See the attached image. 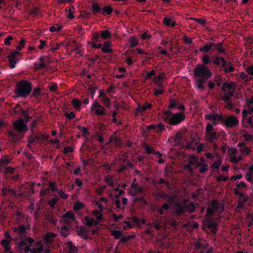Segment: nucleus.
Instances as JSON below:
<instances>
[{"label": "nucleus", "mask_w": 253, "mask_h": 253, "mask_svg": "<svg viewBox=\"0 0 253 253\" xmlns=\"http://www.w3.org/2000/svg\"><path fill=\"white\" fill-rule=\"evenodd\" d=\"M9 162V159L7 156H4L0 160V166H4Z\"/></svg>", "instance_id": "44"}, {"label": "nucleus", "mask_w": 253, "mask_h": 253, "mask_svg": "<svg viewBox=\"0 0 253 253\" xmlns=\"http://www.w3.org/2000/svg\"><path fill=\"white\" fill-rule=\"evenodd\" d=\"M195 84L196 87L204 90L207 80L211 77L212 72L208 67L202 64L197 65L193 70Z\"/></svg>", "instance_id": "1"}, {"label": "nucleus", "mask_w": 253, "mask_h": 253, "mask_svg": "<svg viewBox=\"0 0 253 253\" xmlns=\"http://www.w3.org/2000/svg\"><path fill=\"white\" fill-rule=\"evenodd\" d=\"M165 129L164 125L162 124H159L156 125L155 131L157 132L162 131Z\"/></svg>", "instance_id": "57"}, {"label": "nucleus", "mask_w": 253, "mask_h": 253, "mask_svg": "<svg viewBox=\"0 0 253 253\" xmlns=\"http://www.w3.org/2000/svg\"><path fill=\"white\" fill-rule=\"evenodd\" d=\"M221 62L222 63V66H224L226 64V61L222 57H216L214 62V64L219 65Z\"/></svg>", "instance_id": "42"}, {"label": "nucleus", "mask_w": 253, "mask_h": 253, "mask_svg": "<svg viewBox=\"0 0 253 253\" xmlns=\"http://www.w3.org/2000/svg\"><path fill=\"white\" fill-rule=\"evenodd\" d=\"M45 218L50 223L54 225H55L57 221V219L54 218L53 214L50 213H48L45 215Z\"/></svg>", "instance_id": "27"}, {"label": "nucleus", "mask_w": 253, "mask_h": 253, "mask_svg": "<svg viewBox=\"0 0 253 253\" xmlns=\"http://www.w3.org/2000/svg\"><path fill=\"white\" fill-rule=\"evenodd\" d=\"M213 47H214V49L212 50V51H213L215 49L217 50L218 53H223L224 52V50L222 47V42H219L217 43H214V45Z\"/></svg>", "instance_id": "31"}, {"label": "nucleus", "mask_w": 253, "mask_h": 253, "mask_svg": "<svg viewBox=\"0 0 253 253\" xmlns=\"http://www.w3.org/2000/svg\"><path fill=\"white\" fill-rule=\"evenodd\" d=\"M110 142L114 143L115 145L118 146L121 145L120 139L117 137H112L110 138Z\"/></svg>", "instance_id": "53"}, {"label": "nucleus", "mask_w": 253, "mask_h": 253, "mask_svg": "<svg viewBox=\"0 0 253 253\" xmlns=\"http://www.w3.org/2000/svg\"><path fill=\"white\" fill-rule=\"evenodd\" d=\"M238 150L235 148H230L228 149L227 153L229 156L230 161L233 163H237L242 160L241 156H237Z\"/></svg>", "instance_id": "6"}, {"label": "nucleus", "mask_w": 253, "mask_h": 253, "mask_svg": "<svg viewBox=\"0 0 253 253\" xmlns=\"http://www.w3.org/2000/svg\"><path fill=\"white\" fill-rule=\"evenodd\" d=\"M75 220L74 214L72 211H68L61 218L60 222L70 225Z\"/></svg>", "instance_id": "7"}, {"label": "nucleus", "mask_w": 253, "mask_h": 253, "mask_svg": "<svg viewBox=\"0 0 253 253\" xmlns=\"http://www.w3.org/2000/svg\"><path fill=\"white\" fill-rule=\"evenodd\" d=\"M221 163H222V161L220 159H219L218 161L215 162L212 164V167L214 169H218L219 168Z\"/></svg>", "instance_id": "60"}, {"label": "nucleus", "mask_w": 253, "mask_h": 253, "mask_svg": "<svg viewBox=\"0 0 253 253\" xmlns=\"http://www.w3.org/2000/svg\"><path fill=\"white\" fill-rule=\"evenodd\" d=\"M2 192L4 195L14 194L15 193V191L14 190L7 188H3Z\"/></svg>", "instance_id": "39"}, {"label": "nucleus", "mask_w": 253, "mask_h": 253, "mask_svg": "<svg viewBox=\"0 0 253 253\" xmlns=\"http://www.w3.org/2000/svg\"><path fill=\"white\" fill-rule=\"evenodd\" d=\"M248 198L247 197H245L241 195L238 202V206L236 208V210L239 208H243L244 206V204L248 200Z\"/></svg>", "instance_id": "26"}, {"label": "nucleus", "mask_w": 253, "mask_h": 253, "mask_svg": "<svg viewBox=\"0 0 253 253\" xmlns=\"http://www.w3.org/2000/svg\"><path fill=\"white\" fill-rule=\"evenodd\" d=\"M49 252V250L47 249H43V246L40 243L37 244V247L32 249L30 250V252L32 253H47Z\"/></svg>", "instance_id": "14"}, {"label": "nucleus", "mask_w": 253, "mask_h": 253, "mask_svg": "<svg viewBox=\"0 0 253 253\" xmlns=\"http://www.w3.org/2000/svg\"><path fill=\"white\" fill-rule=\"evenodd\" d=\"M58 195L62 199H65L68 197V195L65 194L62 190H59L58 191Z\"/></svg>", "instance_id": "62"}, {"label": "nucleus", "mask_w": 253, "mask_h": 253, "mask_svg": "<svg viewBox=\"0 0 253 253\" xmlns=\"http://www.w3.org/2000/svg\"><path fill=\"white\" fill-rule=\"evenodd\" d=\"M245 178L248 181L253 183V166L249 167V170L245 175Z\"/></svg>", "instance_id": "19"}, {"label": "nucleus", "mask_w": 253, "mask_h": 253, "mask_svg": "<svg viewBox=\"0 0 253 253\" xmlns=\"http://www.w3.org/2000/svg\"><path fill=\"white\" fill-rule=\"evenodd\" d=\"M239 151L242 154L245 156L249 155L251 152V149L246 146L245 147L240 148Z\"/></svg>", "instance_id": "41"}, {"label": "nucleus", "mask_w": 253, "mask_h": 253, "mask_svg": "<svg viewBox=\"0 0 253 253\" xmlns=\"http://www.w3.org/2000/svg\"><path fill=\"white\" fill-rule=\"evenodd\" d=\"M151 106V104H145L142 106L139 105L136 109V114L141 113L146 111L147 109L150 108Z\"/></svg>", "instance_id": "22"}, {"label": "nucleus", "mask_w": 253, "mask_h": 253, "mask_svg": "<svg viewBox=\"0 0 253 253\" xmlns=\"http://www.w3.org/2000/svg\"><path fill=\"white\" fill-rule=\"evenodd\" d=\"M26 124L22 119H19L14 122V127L16 130L24 132L28 130Z\"/></svg>", "instance_id": "9"}, {"label": "nucleus", "mask_w": 253, "mask_h": 253, "mask_svg": "<svg viewBox=\"0 0 253 253\" xmlns=\"http://www.w3.org/2000/svg\"><path fill=\"white\" fill-rule=\"evenodd\" d=\"M190 19L192 20H194L199 23V24L202 25H205L206 24V20L203 19H197L195 18H191Z\"/></svg>", "instance_id": "56"}, {"label": "nucleus", "mask_w": 253, "mask_h": 253, "mask_svg": "<svg viewBox=\"0 0 253 253\" xmlns=\"http://www.w3.org/2000/svg\"><path fill=\"white\" fill-rule=\"evenodd\" d=\"M84 220L86 221V225L89 226L96 225L98 223V221H95L94 219L90 218L88 216L85 217Z\"/></svg>", "instance_id": "28"}, {"label": "nucleus", "mask_w": 253, "mask_h": 253, "mask_svg": "<svg viewBox=\"0 0 253 253\" xmlns=\"http://www.w3.org/2000/svg\"><path fill=\"white\" fill-rule=\"evenodd\" d=\"M14 231L20 234H23L25 231V228L24 225H20L18 227H15L13 229Z\"/></svg>", "instance_id": "43"}, {"label": "nucleus", "mask_w": 253, "mask_h": 253, "mask_svg": "<svg viewBox=\"0 0 253 253\" xmlns=\"http://www.w3.org/2000/svg\"><path fill=\"white\" fill-rule=\"evenodd\" d=\"M61 234L64 237H67L69 234V228L66 225L61 226Z\"/></svg>", "instance_id": "32"}, {"label": "nucleus", "mask_w": 253, "mask_h": 253, "mask_svg": "<svg viewBox=\"0 0 253 253\" xmlns=\"http://www.w3.org/2000/svg\"><path fill=\"white\" fill-rule=\"evenodd\" d=\"M116 179L111 175H107L105 177V181L110 186H113L114 185V181Z\"/></svg>", "instance_id": "29"}, {"label": "nucleus", "mask_w": 253, "mask_h": 253, "mask_svg": "<svg viewBox=\"0 0 253 253\" xmlns=\"http://www.w3.org/2000/svg\"><path fill=\"white\" fill-rule=\"evenodd\" d=\"M103 10L104 14L106 13L107 14H110L112 12V9L109 6H105L103 8Z\"/></svg>", "instance_id": "59"}, {"label": "nucleus", "mask_w": 253, "mask_h": 253, "mask_svg": "<svg viewBox=\"0 0 253 253\" xmlns=\"http://www.w3.org/2000/svg\"><path fill=\"white\" fill-rule=\"evenodd\" d=\"M40 63H35V67L37 70H41L47 67L46 63L49 64L50 62L47 60V57H42L39 59Z\"/></svg>", "instance_id": "12"}, {"label": "nucleus", "mask_w": 253, "mask_h": 253, "mask_svg": "<svg viewBox=\"0 0 253 253\" xmlns=\"http://www.w3.org/2000/svg\"><path fill=\"white\" fill-rule=\"evenodd\" d=\"M243 138L246 141H253V135L246 132L244 133Z\"/></svg>", "instance_id": "45"}, {"label": "nucleus", "mask_w": 253, "mask_h": 253, "mask_svg": "<svg viewBox=\"0 0 253 253\" xmlns=\"http://www.w3.org/2000/svg\"><path fill=\"white\" fill-rule=\"evenodd\" d=\"M104 103V105L107 108H110L111 106L110 100L107 97L104 96L101 99Z\"/></svg>", "instance_id": "46"}, {"label": "nucleus", "mask_w": 253, "mask_h": 253, "mask_svg": "<svg viewBox=\"0 0 253 253\" xmlns=\"http://www.w3.org/2000/svg\"><path fill=\"white\" fill-rule=\"evenodd\" d=\"M91 9L92 12L96 14L100 11L101 8L98 4L94 3L92 5Z\"/></svg>", "instance_id": "47"}, {"label": "nucleus", "mask_w": 253, "mask_h": 253, "mask_svg": "<svg viewBox=\"0 0 253 253\" xmlns=\"http://www.w3.org/2000/svg\"><path fill=\"white\" fill-rule=\"evenodd\" d=\"M205 133L207 139L211 142H212L214 140L217 139L218 137V135L216 132L213 131V128L210 124H208L207 125Z\"/></svg>", "instance_id": "5"}, {"label": "nucleus", "mask_w": 253, "mask_h": 253, "mask_svg": "<svg viewBox=\"0 0 253 253\" xmlns=\"http://www.w3.org/2000/svg\"><path fill=\"white\" fill-rule=\"evenodd\" d=\"M247 107L249 109V114H251L252 113H253V102L252 101H250L248 103Z\"/></svg>", "instance_id": "61"}, {"label": "nucleus", "mask_w": 253, "mask_h": 253, "mask_svg": "<svg viewBox=\"0 0 253 253\" xmlns=\"http://www.w3.org/2000/svg\"><path fill=\"white\" fill-rule=\"evenodd\" d=\"M185 116L183 113H171L169 111L164 113L162 119L165 122L171 125H176L184 120Z\"/></svg>", "instance_id": "2"}, {"label": "nucleus", "mask_w": 253, "mask_h": 253, "mask_svg": "<svg viewBox=\"0 0 253 253\" xmlns=\"http://www.w3.org/2000/svg\"><path fill=\"white\" fill-rule=\"evenodd\" d=\"M223 211V206L222 203L214 200L211 202V207L207 209V214L211 215L214 212L221 213Z\"/></svg>", "instance_id": "4"}, {"label": "nucleus", "mask_w": 253, "mask_h": 253, "mask_svg": "<svg viewBox=\"0 0 253 253\" xmlns=\"http://www.w3.org/2000/svg\"><path fill=\"white\" fill-rule=\"evenodd\" d=\"M84 205L80 202H77L74 206V209L75 210H80L84 208Z\"/></svg>", "instance_id": "55"}, {"label": "nucleus", "mask_w": 253, "mask_h": 253, "mask_svg": "<svg viewBox=\"0 0 253 253\" xmlns=\"http://www.w3.org/2000/svg\"><path fill=\"white\" fill-rule=\"evenodd\" d=\"M239 124L238 119L234 116H229L224 121V124L227 127H233Z\"/></svg>", "instance_id": "11"}, {"label": "nucleus", "mask_w": 253, "mask_h": 253, "mask_svg": "<svg viewBox=\"0 0 253 253\" xmlns=\"http://www.w3.org/2000/svg\"><path fill=\"white\" fill-rule=\"evenodd\" d=\"M233 91L230 90L228 92H225L222 95V99L225 102H229L231 98L233 96Z\"/></svg>", "instance_id": "24"}, {"label": "nucleus", "mask_w": 253, "mask_h": 253, "mask_svg": "<svg viewBox=\"0 0 253 253\" xmlns=\"http://www.w3.org/2000/svg\"><path fill=\"white\" fill-rule=\"evenodd\" d=\"M77 234L83 238L87 240L88 238V236L87 233V231L85 229L84 227H80L77 231Z\"/></svg>", "instance_id": "17"}, {"label": "nucleus", "mask_w": 253, "mask_h": 253, "mask_svg": "<svg viewBox=\"0 0 253 253\" xmlns=\"http://www.w3.org/2000/svg\"><path fill=\"white\" fill-rule=\"evenodd\" d=\"M47 138V136L42 134H39L37 135H31L29 138V144L28 145L29 146L31 144L34 143L37 140H44Z\"/></svg>", "instance_id": "13"}, {"label": "nucleus", "mask_w": 253, "mask_h": 253, "mask_svg": "<svg viewBox=\"0 0 253 253\" xmlns=\"http://www.w3.org/2000/svg\"><path fill=\"white\" fill-rule=\"evenodd\" d=\"M91 108L94 110L95 114L97 115H103L106 113L105 109L97 101H94L93 102Z\"/></svg>", "instance_id": "8"}, {"label": "nucleus", "mask_w": 253, "mask_h": 253, "mask_svg": "<svg viewBox=\"0 0 253 253\" xmlns=\"http://www.w3.org/2000/svg\"><path fill=\"white\" fill-rule=\"evenodd\" d=\"M27 112V111H25L20 108V105L17 104L14 109V113L15 114H18V115H21L22 114H24Z\"/></svg>", "instance_id": "36"}, {"label": "nucleus", "mask_w": 253, "mask_h": 253, "mask_svg": "<svg viewBox=\"0 0 253 253\" xmlns=\"http://www.w3.org/2000/svg\"><path fill=\"white\" fill-rule=\"evenodd\" d=\"M92 214L94 216H96V219L99 221L102 218V215L98 210L93 211Z\"/></svg>", "instance_id": "51"}, {"label": "nucleus", "mask_w": 253, "mask_h": 253, "mask_svg": "<svg viewBox=\"0 0 253 253\" xmlns=\"http://www.w3.org/2000/svg\"><path fill=\"white\" fill-rule=\"evenodd\" d=\"M223 67L224 68V71L226 73L232 72L234 70V67L231 65L230 63H226V65L223 66Z\"/></svg>", "instance_id": "35"}, {"label": "nucleus", "mask_w": 253, "mask_h": 253, "mask_svg": "<svg viewBox=\"0 0 253 253\" xmlns=\"http://www.w3.org/2000/svg\"><path fill=\"white\" fill-rule=\"evenodd\" d=\"M154 95L156 96H158L160 94L163 93L164 90L163 88V87H160L158 88H154Z\"/></svg>", "instance_id": "54"}, {"label": "nucleus", "mask_w": 253, "mask_h": 253, "mask_svg": "<svg viewBox=\"0 0 253 253\" xmlns=\"http://www.w3.org/2000/svg\"><path fill=\"white\" fill-rule=\"evenodd\" d=\"M32 90V84L26 82L21 81L15 86V93L20 97H25L29 94Z\"/></svg>", "instance_id": "3"}, {"label": "nucleus", "mask_w": 253, "mask_h": 253, "mask_svg": "<svg viewBox=\"0 0 253 253\" xmlns=\"http://www.w3.org/2000/svg\"><path fill=\"white\" fill-rule=\"evenodd\" d=\"M130 187L136 192H141L142 191V188L137 184L132 183L131 184Z\"/></svg>", "instance_id": "49"}, {"label": "nucleus", "mask_w": 253, "mask_h": 253, "mask_svg": "<svg viewBox=\"0 0 253 253\" xmlns=\"http://www.w3.org/2000/svg\"><path fill=\"white\" fill-rule=\"evenodd\" d=\"M185 212H192L195 210V205L193 202L184 206Z\"/></svg>", "instance_id": "37"}, {"label": "nucleus", "mask_w": 253, "mask_h": 253, "mask_svg": "<svg viewBox=\"0 0 253 253\" xmlns=\"http://www.w3.org/2000/svg\"><path fill=\"white\" fill-rule=\"evenodd\" d=\"M67 246L69 249V251L70 253H77V248L73 244L72 242L69 241L67 243Z\"/></svg>", "instance_id": "30"}, {"label": "nucleus", "mask_w": 253, "mask_h": 253, "mask_svg": "<svg viewBox=\"0 0 253 253\" xmlns=\"http://www.w3.org/2000/svg\"><path fill=\"white\" fill-rule=\"evenodd\" d=\"M56 234L49 232L47 233L44 236V241L46 244L50 243H51L53 239L56 237Z\"/></svg>", "instance_id": "21"}, {"label": "nucleus", "mask_w": 253, "mask_h": 253, "mask_svg": "<svg viewBox=\"0 0 253 253\" xmlns=\"http://www.w3.org/2000/svg\"><path fill=\"white\" fill-rule=\"evenodd\" d=\"M73 105L76 109H79L81 107V102L77 99H74L73 101Z\"/></svg>", "instance_id": "48"}, {"label": "nucleus", "mask_w": 253, "mask_h": 253, "mask_svg": "<svg viewBox=\"0 0 253 253\" xmlns=\"http://www.w3.org/2000/svg\"><path fill=\"white\" fill-rule=\"evenodd\" d=\"M111 234L113 236H114V237L115 238H119V237H120L122 236V233L121 231H119V230H112Z\"/></svg>", "instance_id": "52"}, {"label": "nucleus", "mask_w": 253, "mask_h": 253, "mask_svg": "<svg viewBox=\"0 0 253 253\" xmlns=\"http://www.w3.org/2000/svg\"><path fill=\"white\" fill-rule=\"evenodd\" d=\"M11 241V239H3L1 244L4 248V250L5 252H8L10 251V248L9 247V244Z\"/></svg>", "instance_id": "25"}, {"label": "nucleus", "mask_w": 253, "mask_h": 253, "mask_svg": "<svg viewBox=\"0 0 253 253\" xmlns=\"http://www.w3.org/2000/svg\"><path fill=\"white\" fill-rule=\"evenodd\" d=\"M175 210L176 212L178 213L185 212L184 206H181L179 205L176 206Z\"/></svg>", "instance_id": "58"}, {"label": "nucleus", "mask_w": 253, "mask_h": 253, "mask_svg": "<svg viewBox=\"0 0 253 253\" xmlns=\"http://www.w3.org/2000/svg\"><path fill=\"white\" fill-rule=\"evenodd\" d=\"M205 118L210 121H213V123L215 124L214 121L216 120H221L222 118V116L218 114H209V115H206Z\"/></svg>", "instance_id": "18"}, {"label": "nucleus", "mask_w": 253, "mask_h": 253, "mask_svg": "<svg viewBox=\"0 0 253 253\" xmlns=\"http://www.w3.org/2000/svg\"><path fill=\"white\" fill-rule=\"evenodd\" d=\"M234 86L235 83L233 82H230L229 83H224L222 86V89L224 91H226L228 90H229V91L233 90L234 91Z\"/></svg>", "instance_id": "20"}, {"label": "nucleus", "mask_w": 253, "mask_h": 253, "mask_svg": "<svg viewBox=\"0 0 253 253\" xmlns=\"http://www.w3.org/2000/svg\"><path fill=\"white\" fill-rule=\"evenodd\" d=\"M163 22L164 24L167 26H171L173 27L175 23L174 21H172L169 18L165 17L164 19Z\"/></svg>", "instance_id": "33"}, {"label": "nucleus", "mask_w": 253, "mask_h": 253, "mask_svg": "<svg viewBox=\"0 0 253 253\" xmlns=\"http://www.w3.org/2000/svg\"><path fill=\"white\" fill-rule=\"evenodd\" d=\"M19 54V52L15 51L12 52L10 54L7 56V58L9 62V67L10 68H14L15 67V64L18 60L17 56Z\"/></svg>", "instance_id": "10"}, {"label": "nucleus", "mask_w": 253, "mask_h": 253, "mask_svg": "<svg viewBox=\"0 0 253 253\" xmlns=\"http://www.w3.org/2000/svg\"><path fill=\"white\" fill-rule=\"evenodd\" d=\"M165 76H166L164 73H161L154 79V83L159 87H163V81L165 78Z\"/></svg>", "instance_id": "15"}, {"label": "nucleus", "mask_w": 253, "mask_h": 253, "mask_svg": "<svg viewBox=\"0 0 253 253\" xmlns=\"http://www.w3.org/2000/svg\"><path fill=\"white\" fill-rule=\"evenodd\" d=\"M214 43L211 42L208 44H205L204 46L201 47L199 48V51L204 53H207L212 50L213 47Z\"/></svg>", "instance_id": "16"}, {"label": "nucleus", "mask_w": 253, "mask_h": 253, "mask_svg": "<svg viewBox=\"0 0 253 253\" xmlns=\"http://www.w3.org/2000/svg\"><path fill=\"white\" fill-rule=\"evenodd\" d=\"M110 43L109 42H105L103 44V46L102 48V50L105 53H108L111 51L110 48Z\"/></svg>", "instance_id": "38"}, {"label": "nucleus", "mask_w": 253, "mask_h": 253, "mask_svg": "<svg viewBox=\"0 0 253 253\" xmlns=\"http://www.w3.org/2000/svg\"><path fill=\"white\" fill-rule=\"evenodd\" d=\"M202 60L203 63V65H208L211 62L210 57L209 55L205 54L202 57Z\"/></svg>", "instance_id": "40"}, {"label": "nucleus", "mask_w": 253, "mask_h": 253, "mask_svg": "<svg viewBox=\"0 0 253 253\" xmlns=\"http://www.w3.org/2000/svg\"><path fill=\"white\" fill-rule=\"evenodd\" d=\"M208 227L211 229L213 232H215L216 231V225L214 223H210L208 225Z\"/></svg>", "instance_id": "64"}, {"label": "nucleus", "mask_w": 253, "mask_h": 253, "mask_svg": "<svg viewBox=\"0 0 253 253\" xmlns=\"http://www.w3.org/2000/svg\"><path fill=\"white\" fill-rule=\"evenodd\" d=\"M188 163L190 165H194L196 167L201 165V163L198 162V158L194 155L189 157Z\"/></svg>", "instance_id": "23"}, {"label": "nucleus", "mask_w": 253, "mask_h": 253, "mask_svg": "<svg viewBox=\"0 0 253 253\" xmlns=\"http://www.w3.org/2000/svg\"><path fill=\"white\" fill-rule=\"evenodd\" d=\"M129 42H130V47H134V46L137 45L138 44V41L136 40V38H135L134 37H131L130 38Z\"/></svg>", "instance_id": "50"}, {"label": "nucleus", "mask_w": 253, "mask_h": 253, "mask_svg": "<svg viewBox=\"0 0 253 253\" xmlns=\"http://www.w3.org/2000/svg\"><path fill=\"white\" fill-rule=\"evenodd\" d=\"M100 37L103 40L108 39L111 37V34L108 30L101 31Z\"/></svg>", "instance_id": "34"}, {"label": "nucleus", "mask_w": 253, "mask_h": 253, "mask_svg": "<svg viewBox=\"0 0 253 253\" xmlns=\"http://www.w3.org/2000/svg\"><path fill=\"white\" fill-rule=\"evenodd\" d=\"M25 43V42L23 39H22L19 44L17 46V49H18L19 50H21L22 48L23 47Z\"/></svg>", "instance_id": "63"}]
</instances>
